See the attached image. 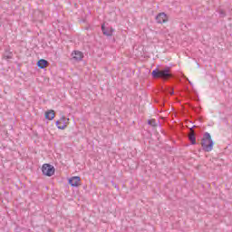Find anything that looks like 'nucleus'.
<instances>
[{
    "label": "nucleus",
    "mask_w": 232,
    "mask_h": 232,
    "mask_svg": "<svg viewBox=\"0 0 232 232\" xmlns=\"http://www.w3.org/2000/svg\"><path fill=\"white\" fill-rule=\"evenodd\" d=\"M151 75L153 79H161V81H169L174 77L169 66H165L161 69L156 68L152 71Z\"/></svg>",
    "instance_id": "1"
},
{
    "label": "nucleus",
    "mask_w": 232,
    "mask_h": 232,
    "mask_svg": "<svg viewBox=\"0 0 232 232\" xmlns=\"http://www.w3.org/2000/svg\"><path fill=\"white\" fill-rule=\"evenodd\" d=\"M214 145L215 142H213V140L211 139V134H209V132H205L201 140V146L203 148V151H207L208 153H209V151L213 150Z\"/></svg>",
    "instance_id": "2"
},
{
    "label": "nucleus",
    "mask_w": 232,
    "mask_h": 232,
    "mask_svg": "<svg viewBox=\"0 0 232 232\" xmlns=\"http://www.w3.org/2000/svg\"><path fill=\"white\" fill-rule=\"evenodd\" d=\"M42 172L45 177H52L55 173V168L51 164L45 163L42 167Z\"/></svg>",
    "instance_id": "3"
},
{
    "label": "nucleus",
    "mask_w": 232,
    "mask_h": 232,
    "mask_svg": "<svg viewBox=\"0 0 232 232\" xmlns=\"http://www.w3.org/2000/svg\"><path fill=\"white\" fill-rule=\"evenodd\" d=\"M194 128H197V125H194L192 128L189 129L190 133L188 134V140L193 146L197 144V137L195 135V130H193Z\"/></svg>",
    "instance_id": "4"
},
{
    "label": "nucleus",
    "mask_w": 232,
    "mask_h": 232,
    "mask_svg": "<svg viewBox=\"0 0 232 232\" xmlns=\"http://www.w3.org/2000/svg\"><path fill=\"white\" fill-rule=\"evenodd\" d=\"M69 184L72 188H79L81 186V178L78 176L69 179Z\"/></svg>",
    "instance_id": "5"
},
{
    "label": "nucleus",
    "mask_w": 232,
    "mask_h": 232,
    "mask_svg": "<svg viewBox=\"0 0 232 232\" xmlns=\"http://www.w3.org/2000/svg\"><path fill=\"white\" fill-rule=\"evenodd\" d=\"M156 21L157 23H159L160 24H162L164 23H168V14H166L165 13H160L157 16H156Z\"/></svg>",
    "instance_id": "6"
},
{
    "label": "nucleus",
    "mask_w": 232,
    "mask_h": 232,
    "mask_svg": "<svg viewBox=\"0 0 232 232\" xmlns=\"http://www.w3.org/2000/svg\"><path fill=\"white\" fill-rule=\"evenodd\" d=\"M102 31L103 35H106L107 37H111L113 35V28L111 27H105L104 24L102 25Z\"/></svg>",
    "instance_id": "7"
},
{
    "label": "nucleus",
    "mask_w": 232,
    "mask_h": 232,
    "mask_svg": "<svg viewBox=\"0 0 232 232\" xmlns=\"http://www.w3.org/2000/svg\"><path fill=\"white\" fill-rule=\"evenodd\" d=\"M72 59L74 61H82V58L84 57V54L81 51H74L72 53Z\"/></svg>",
    "instance_id": "8"
},
{
    "label": "nucleus",
    "mask_w": 232,
    "mask_h": 232,
    "mask_svg": "<svg viewBox=\"0 0 232 232\" xmlns=\"http://www.w3.org/2000/svg\"><path fill=\"white\" fill-rule=\"evenodd\" d=\"M60 121L62 122H63V125L62 126H58V130H66L67 126H68V121H70V119L65 118L64 116H62Z\"/></svg>",
    "instance_id": "9"
},
{
    "label": "nucleus",
    "mask_w": 232,
    "mask_h": 232,
    "mask_svg": "<svg viewBox=\"0 0 232 232\" xmlns=\"http://www.w3.org/2000/svg\"><path fill=\"white\" fill-rule=\"evenodd\" d=\"M45 119H47L48 121H53V119H55V111L53 110L46 111Z\"/></svg>",
    "instance_id": "10"
},
{
    "label": "nucleus",
    "mask_w": 232,
    "mask_h": 232,
    "mask_svg": "<svg viewBox=\"0 0 232 232\" xmlns=\"http://www.w3.org/2000/svg\"><path fill=\"white\" fill-rule=\"evenodd\" d=\"M37 66L43 70L48 66V61L41 59L37 62Z\"/></svg>",
    "instance_id": "11"
},
{
    "label": "nucleus",
    "mask_w": 232,
    "mask_h": 232,
    "mask_svg": "<svg viewBox=\"0 0 232 232\" xmlns=\"http://www.w3.org/2000/svg\"><path fill=\"white\" fill-rule=\"evenodd\" d=\"M148 124H149L150 126H152V128H155V127H157V121H155V119L149 120V121H148Z\"/></svg>",
    "instance_id": "12"
},
{
    "label": "nucleus",
    "mask_w": 232,
    "mask_h": 232,
    "mask_svg": "<svg viewBox=\"0 0 232 232\" xmlns=\"http://www.w3.org/2000/svg\"><path fill=\"white\" fill-rule=\"evenodd\" d=\"M4 57H5V59H12V53H5Z\"/></svg>",
    "instance_id": "13"
},
{
    "label": "nucleus",
    "mask_w": 232,
    "mask_h": 232,
    "mask_svg": "<svg viewBox=\"0 0 232 232\" xmlns=\"http://www.w3.org/2000/svg\"><path fill=\"white\" fill-rule=\"evenodd\" d=\"M169 93L170 95H173L175 93V91L173 90V88H170V90H169Z\"/></svg>",
    "instance_id": "14"
},
{
    "label": "nucleus",
    "mask_w": 232,
    "mask_h": 232,
    "mask_svg": "<svg viewBox=\"0 0 232 232\" xmlns=\"http://www.w3.org/2000/svg\"><path fill=\"white\" fill-rule=\"evenodd\" d=\"M59 124H61V121H56V126H57V128H59V126H61V125H59Z\"/></svg>",
    "instance_id": "15"
},
{
    "label": "nucleus",
    "mask_w": 232,
    "mask_h": 232,
    "mask_svg": "<svg viewBox=\"0 0 232 232\" xmlns=\"http://www.w3.org/2000/svg\"><path fill=\"white\" fill-rule=\"evenodd\" d=\"M220 14L224 17V15H226V13H224V11H220Z\"/></svg>",
    "instance_id": "16"
}]
</instances>
